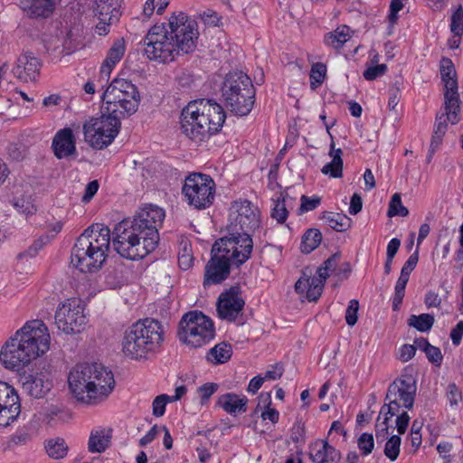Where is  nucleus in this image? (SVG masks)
<instances>
[{
    "label": "nucleus",
    "mask_w": 463,
    "mask_h": 463,
    "mask_svg": "<svg viewBox=\"0 0 463 463\" xmlns=\"http://www.w3.org/2000/svg\"><path fill=\"white\" fill-rule=\"evenodd\" d=\"M45 448L48 455L55 459L64 458L68 450L65 441L61 439L48 440Z\"/></svg>",
    "instance_id": "obj_43"
},
{
    "label": "nucleus",
    "mask_w": 463,
    "mask_h": 463,
    "mask_svg": "<svg viewBox=\"0 0 463 463\" xmlns=\"http://www.w3.org/2000/svg\"><path fill=\"white\" fill-rule=\"evenodd\" d=\"M168 402H172L170 395L161 394L155 398L153 401V415L156 417H161L165 414V406Z\"/></svg>",
    "instance_id": "obj_54"
},
{
    "label": "nucleus",
    "mask_w": 463,
    "mask_h": 463,
    "mask_svg": "<svg viewBox=\"0 0 463 463\" xmlns=\"http://www.w3.org/2000/svg\"><path fill=\"white\" fill-rule=\"evenodd\" d=\"M245 301L241 297L240 288L232 287L220 294L216 310L218 317L229 322L234 321L241 315Z\"/></svg>",
    "instance_id": "obj_20"
},
{
    "label": "nucleus",
    "mask_w": 463,
    "mask_h": 463,
    "mask_svg": "<svg viewBox=\"0 0 463 463\" xmlns=\"http://www.w3.org/2000/svg\"><path fill=\"white\" fill-rule=\"evenodd\" d=\"M146 238L130 220H123L114 228L112 243L120 256L135 260L145 258L157 247L154 242H146Z\"/></svg>",
    "instance_id": "obj_6"
},
{
    "label": "nucleus",
    "mask_w": 463,
    "mask_h": 463,
    "mask_svg": "<svg viewBox=\"0 0 463 463\" xmlns=\"http://www.w3.org/2000/svg\"><path fill=\"white\" fill-rule=\"evenodd\" d=\"M215 189V183L210 175L202 173H193L185 177L182 193L188 205L194 209L202 210L213 204Z\"/></svg>",
    "instance_id": "obj_11"
},
{
    "label": "nucleus",
    "mask_w": 463,
    "mask_h": 463,
    "mask_svg": "<svg viewBox=\"0 0 463 463\" xmlns=\"http://www.w3.org/2000/svg\"><path fill=\"white\" fill-rule=\"evenodd\" d=\"M163 341V326L157 320L140 319L125 331L122 352L132 360L146 359L158 351Z\"/></svg>",
    "instance_id": "obj_4"
},
{
    "label": "nucleus",
    "mask_w": 463,
    "mask_h": 463,
    "mask_svg": "<svg viewBox=\"0 0 463 463\" xmlns=\"http://www.w3.org/2000/svg\"><path fill=\"white\" fill-rule=\"evenodd\" d=\"M83 241L82 248L90 247L105 262L110 246V230L109 227L94 223L88 227L79 237Z\"/></svg>",
    "instance_id": "obj_19"
},
{
    "label": "nucleus",
    "mask_w": 463,
    "mask_h": 463,
    "mask_svg": "<svg viewBox=\"0 0 463 463\" xmlns=\"http://www.w3.org/2000/svg\"><path fill=\"white\" fill-rule=\"evenodd\" d=\"M416 348H418L417 345H403L399 349L398 358L402 362H408L415 355Z\"/></svg>",
    "instance_id": "obj_61"
},
{
    "label": "nucleus",
    "mask_w": 463,
    "mask_h": 463,
    "mask_svg": "<svg viewBox=\"0 0 463 463\" xmlns=\"http://www.w3.org/2000/svg\"><path fill=\"white\" fill-rule=\"evenodd\" d=\"M197 24L185 14H173L166 24H156L144 38V52L150 61L166 63L180 52L190 53L196 47Z\"/></svg>",
    "instance_id": "obj_1"
},
{
    "label": "nucleus",
    "mask_w": 463,
    "mask_h": 463,
    "mask_svg": "<svg viewBox=\"0 0 463 463\" xmlns=\"http://www.w3.org/2000/svg\"><path fill=\"white\" fill-rule=\"evenodd\" d=\"M179 340L191 348H200L208 345L215 337L214 323L202 311L185 313L178 326Z\"/></svg>",
    "instance_id": "obj_8"
},
{
    "label": "nucleus",
    "mask_w": 463,
    "mask_h": 463,
    "mask_svg": "<svg viewBox=\"0 0 463 463\" xmlns=\"http://www.w3.org/2000/svg\"><path fill=\"white\" fill-rule=\"evenodd\" d=\"M419 260V251L415 250L406 260L404 265L402 268L401 275L402 277L410 279V275L412 270L415 269Z\"/></svg>",
    "instance_id": "obj_56"
},
{
    "label": "nucleus",
    "mask_w": 463,
    "mask_h": 463,
    "mask_svg": "<svg viewBox=\"0 0 463 463\" xmlns=\"http://www.w3.org/2000/svg\"><path fill=\"white\" fill-rule=\"evenodd\" d=\"M226 107L236 116L248 115L253 107L255 90L250 78L242 71L227 75L222 89Z\"/></svg>",
    "instance_id": "obj_5"
},
{
    "label": "nucleus",
    "mask_w": 463,
    "mask_h": 463,
    "mask_svg": "<svg viewBox=\"0 0 463 463\" xmlns=\"http://www.w3.org/2000/svg\"><path fill=\"white\" fill-rule=\"evenodd\" d=\"M232 264L230 260L213 246L211 259L205 266L203 286L219 284L225 280L230 275Z\"/></svg>",
    "instance_id": "obj_22"
},
{
    "label": "nucleus",
    "mask_w": 463,
    "mask_h": 463,
    "mask_svg": "<svg viewBox=\"0 0 463 463\" xmlns=\"http://www.w3.org/2000/svg\"><path fill=\"white\" fill-rule=\"evenodd\" d=\"M330 146L329 156L332 160L322 167L321 172L332 178H340L343 175L342 150L340 148L335 149L334 141L331 142Z\"/></svg>",
    "instance_id": "obj_35"
},
{
    "label": "nucleus",
    "mask_w": 463,
    "mask_h": 463,
    "mask_svg": "<svg viewBox=\"0 0 463 463\" xmlns=\"http://www.w3.org/2000/svg\"><path fill=\"white\" fill-rule=\"evenodd\" d=\"M409 281V279L400 276L394 288V296L392 298V309L398 310L402 303L406 285Z\"/></svg>",
    "instance_id": "obj_51"
},
{
    "label": "nucleus",
    "mask_w": 463,
    "mask_h": 463,
    "mask_svg": "<svg viewBox=\"0 0 463 463\" xmlns=\"http://www.w3.org/2000/svg\"><path fill=\"white\" fill-rule=\"evenodd\" d=\"M283 374V368L279 364L273 365L261 375L263 381H275L279 379Z\"/></svg>",
    "instance_id": "obj_63"
},
{
    "label": "nucleus",
    "mask_w": 463,
    "mask_h": 463,
    "mask_svg": "<svg viewBox=\"0 0 463 463\" xmlns=\"http://www.w3.org/2000/svg\"><path fill=\"white\" fill-rule=\"evenodd\" d=\"M83 241L77 239L71 255V263L81 272H94L103 265L102 259L96 255L90 247L82 248Z\"/></svg>",
    "instance_id": "obj_23"
},
{
    "label": "nucleus",
    "mask_w": 463,
    "mask_h": 463,
    "mask_svg": "<svg viewBox=\"0 0 463 463\" xmlns=\"http://www.w3.org/2000/svg\"><path fill=\"white\" fill-rule=\"evenodd\" d=\"M440 77L444 88L442 109L447 111L448 117L452 122H459L461 100L458 93L456 70L451 60L448 58L441 60Z\"/></svg>",
    "instance_id": "obj_14"
},
{
    "label": "nucleus",
    "mask_w": 463,
    "mask_h": 463,
    "mask_svg": "<svg viewBox=\"0 0 463 463\" xmlns=\"http://www.w3.org/2000/svg\"><path fill=\"white\" fill-rule=\"evenodd\" d=\"M359 309V302L352 299L345 311V320L348 326H353L357 322V312Z\"/></svg>",
    "instance_id": "obj_57"
},
{
    "label": "nucleus",
    "mask_w": 463,
    "mask_h": 463,
    "mask_svg": "<svg viewBox=\"0 0 463 463\" xmlns=\"http://www.w3.org/2000/svg\"><path fill=\"white\" fill-rule=\"evenodd\" d=\"M401 438L397 435L391 436L384 447V455L391 460L394 461L397 459L400 454Z\"/></svg>",
    "instance_id": "obj_49"
},
{
    "label": "nucleus",
    "mask_w": 463,
    "mask_h": 463,
    "mask_svg": "<svg viewBox=\"0 0 463 463\" xmlns=\"http://www.w3.org/2000/svg\"><path fill=\"white\" fill-rule=\"evenodd\" d=\"M111 430L106 428H96L90 431L88 449L91 453H102L110 444Z\"/></svg>",
    "instance_id": "obj_33"
},
{
    "label": "nucleus",
    "mask_w": 463,
    "mask_h": 463,
    "mask_svg": "<svg viewBox=\"0 0 463 463\" xmlns=\"http://www.w3.org/2000/svg\"><path fill=\"white\" fill-rule=\"evenodd\" d=\"M300 201V213H307L312 211L316 209L320 203V198L317 196L308 197L307 195H302Z\"/></svg>",
    "instance_id": "obj_59"
},
{
    "label": "nucleus",
    "mask_w": 463,
    "mask_h": 463,
    "mask_svg": "<svg viewBox=\"0 0 463 463\" xmlns=\"http://www.w3.org/2000/svg\"><path fill=\"white\" fill-rule=\"evenodd\" d=\"M350 28L346 25L338 26L335 31L325 35L324 43L335 50L342 46L351 38Z\"/></svg>",
    "instance_id": "obj_36"
},
{
    "label": "nucleus",
    "mask_w": 463,
    "mask_h": 463,
    "mask_svg": "<svg viewBox=\"0 0 463 463\" xmlns=\"http://www.w3.org/2000/svg\"><path fill=\"white\" fill-rule=\"evenodd\" d=\"M322 219L330 228L337 232H345L351 226V219L344 213L326 212L324 213Z\"/></svg>",
    "instance_id": "obj_39"
},
{
    "label": "nucleus",
    "mask_w": 463,
    "mask_h": 463,
    "mask_svg": "<svg viewBox=\"0 0 463 463\" xmlns=\"http://www.w3.org/2000/svg\"><path fill=\"white\" fill-rule=\"evenodd\" d=\"M52 146L55 156L59 159L67 158L76 154V138L70 128L60 129L55 134Z\"/></svg>",
    "instance_id": "obj_25"
},
{
    "label": "nucleus",
    "mask_w": 463,
    "mask_h": 463,
    "mask_svg": "<svg viewBox=\"0 0 463 463\" xmlns=\"http://www.w3.org/2000/svg\"><path fill=\"white\" fill-rule=\"evenodd\" d=\"M392 417H390V414L383 413L379 414L376 424H375V437L377 441H384L388 436H389V420Z\"/></svg>",
    "instance_id": "obj_46"
},
{
    "label": "nucleus",
    "mask_w": 463,
    "mask_h": 463,
    "mask_svg": "<svg viewBox=\"0 0 463 463\" xmlns=\"http://www.w3.org/2000/svg\"><path fill=\"white\" fill-rule=\"evenodd\" d=\"M387 71V66L385 64H379L375 66H369L364 71V77L367 80H373L380 76H383Z\"/></svg>",
    "instance_id": "obj_58"
},
{
    "label": "nucleus",
    "mask_w": 463,
    "mask_h": 463,
    "mask_svg": "<svg viewBox=\"0 0 463 463\" xmlns=\"http://www.w3.org/2000/svg\"><path fill=\"white\" fill-rule=\"evenodd\" d=\"M292 198L288 194L281 193L276 199L273 198V207L271 209L270 216L275 219L279 223H284L288 215V206Z\"/></svg>",
    "instance_id": "obj_37"
},
{
    "label": "nucleus",
    "mask_w": 463,
    "mask_h": 463,
    "mask_svg": "<svg viewBox=\"0 0 463 463\" xmlns=\"http://www.w3.org/2000/svg\"><path fill=\"white\" fill-rule=\"evenodd\" d=\"M232 354V348L227 343H220L214 345L207 353L206 358L209 362L218 364L226 363Z\"/></svg>",
    "instance_id": "obj_38"
},
{
    "label": "nucleus",
    "mask_w": 463,
    "mask_h": 463,
    "mask_svg": "<svg viewBox=\"0 0 463 463\" xmlns=\"http://www.w3.org/2000/svg\"><path fill=\"white\" fill-rule=\"evenodd\" d=\"M41 63L35 56L31 53L22 54L13 68L12 72L22 81L34 80L40 73Z\"/></svg>",
    "instance_id": "obj_26"
},
{
    "label": "nucleus",
    "mask_w": 463,
    "mask_h": 463,
    "mask_svg": "<svg viewBox=\"0 0 463 463\" xmlns=\"http://www.w3.org/2000/svg\"><path fill=\"white\" fill-rule=\"evenodd\" d=\"M222 107L212 99L190 101L182 110L180 128L191 141L200 145L219 132L225 121Z\"/></svg>",
    "instance_id": "obj_3"
},
{
    "label": "nucleus",
    "mask_w": 463,
    "mask_h": 463,
    "mask_svg": "<svg viewBox=\"0 0 463 463\" xmlns=\"http://www.w3.org/2000/svg\"><path fill=\"white\" fill-rule=\"evenodd\" d=\"M14 207L21 213L33 215L37 209L31 195H23L14 199Z\"/></svg>",
    "instance_id": "obj_44"
},
{
    "label": "nucleus",
    "mask_w": 463,
    "mask_h": 463,
    "mask_svg": "<svg viewBox=\"0 0 463 463\" xmlns=\"http://www.w3.org/2000/svg\"><path fill=\"white\" fill-rule=\"evenodd\" d=\"M165 217L163 208L155 204H146L137 212L130 222L146 236V242L158 245V230L163 225Z\"/></svg>",
    "instance_id": "obj_16"
},
{
    "label": "nucleus",
    "mask_w": 463,
    "mask_h": 463,
    "mask_svg": "<svg viewBox=\"0 0 463 463\" xmlns=\"http://www.w3.org/2000/svg\"><path fill=\"white\" fill-rule=\"evenodd\" d=\"M434 321V317L430 314H421L419 316L411 315L408 318V325L420 332H427L430 330Z\"/></svg>",
    "instance_id": "obj_42"
},
{
    "label": "nucleus",
    "mask_w": 463,
    "mask_h": 463,
    "mask_svg": "<svg viewBox=\"0 0 463 463\" xmlns=\"http://www.w3.org/2000/svg\"><path fill=\"white\" fill-rule=\"evenodd\" d=\"M259 400L260 402H263L266 407V409L261 412V418L264 420H269L272 423H277L279 421V413L276 409L269 407L271 403L270 392L260 393Z\"/></svg>",
    "instance_id": "obj_45"
},
{
    "label": "nucleus",
    "mask_w": 463,
    "mask_h": 463,
    "mask_svg": "<svg viewBox=\"0 0 463 463\" xmlns=\"http://www.w3.org/2000/svg\"><path fill=\"white\" fill-rule=\"evenodd\" d=\"M93 12L99 21L96 25L97 33L106 35L109 32V26L120 16L118 0H96Z\"/></svg>",
    "instance_id": "obj_24"
},
{
    "label": "nucleus",
    "mask_w": 463,
    "mask_h": 463,
    "mask_svg": "<svg viewBox=\"0 0 463 463\" xmlns=\"http://www.w3.org/2000/svg\"><path fill=\"white\" fill-rule=\"evenodd\" d=\"M310 458L314 463H338L341 453L326 440H316L310 445Z\"/></svg>",
    "instance_id": "obj_28"
},
{
    "label": "nucleus",
    "mask_w": 463,
    "mask_h": 463,
    "mask_svg": "<svg viewBox=\"0 0 463 463\" xmlns=\"http://www.w3.org/2000/svg\"><path fill=\"white\" fill-rule=\"evenodd\" d=\"M357 445L364 456L371 454L374 447L373 434L366 432L363 433L357 440Z\"/></svg>",
    "instance_id": "obj_53"
},
{
    "label": "nucleus",
    "mask_w": 463,
    "mask_h": 463,
    "mask_svg": "<svg viewBox=\"0 0 463 463\" xmlns=\"http://www.w3.org/2000/svg\"><path fill=\"white\" fill-rule=\"evenodd\" d=\"M409 214V210L403 206L402 198L399 194H394L390 201L388 208V216H402L405 217Z\"/></svg>",
    "instance_id": "obj_48"
},
{
    "label": "nucleus",
    "mask_w": 463,
    "mask_h": 463,
    "mask_svg": "<svg viewBox=\"0 0 463 463\" xmlns=\"http://www.w3.org/2000/svg\"><path fill=\"white\" fill-rule=\"evenodd\" d=\"M324 289L322 279L303 273L295 284V291L308 301H317Z\"/></svg>",
    "instance_id": "obj_27"
},
{
    "label": "nucleus",
    "mask_w": 463,
    "mask_h": 463,
    "mask_svg": "<svg viewBox=\"0 0 463 463\" xmlns=\"http://www.w3.org/2000/svg\"><path fill=\"white\" fill-rule=\"evenodd\" d=\"M260 222V212L250 201L240 200L232 203L227 224L228 232L249 233L257 229Z\"/></svg>",
    "instance_id": "obj_15"
},
{
    "label": "nucleus",
    "mask_w": 463,
    "mask_h": 463,
    "mask_svg": "<svg viewBox=\"0 0 463 463\" xmlns=\"http://www.w3.org/2000/svg\"><path fill=\"white\" fill-rule=\"evenodd\" d=\"M455 125L458 122H452L447 114V111L441 108L440 111L437 113L436 121L434 125L433 135L431 137V142L430 146L429 151V160L431 159L435 151L440 146L443 137L448 129V124Z\"/></svg>",
    "instance_id": "obj_31"
},
{
    "label": "nucleus",
    "mask_w": 463,
    "mask_h": 463,
    "mask_svg": "<svg viewBox=\"0 0 463 463\" xmlns=\"http://www.w3.org/2000/svg\"><path fill=\"white\" fill-rule=\"evenodd\" d=\"M120 126L119 118L113 114L91 118L83 124L84 139L91 147L103 149L113 142Z\"/></svg>",
    "instance_id": "obj_9"
},
{
    "label": "nucleus",
    "mask_w": 463,
    "mask_h": 463,
    "mask_svg": "<svg viewBox=\"0 0 463 463\" xmlns=\"http://www.w3.org/2000/svg\"><path fill=\"white\" fill-rule=\"evenodd\" d=\"M322 240L321 232L317 229H309L303 236L301 241V251L310 253L317 249Z\"/></svg>",
    "instance_id": "obj_41"
},
{
    "label": "nucleus",
    "mask_w": 463,
    "mask_h": 463,
    "mask_svg": "<svg viewBox=\"0 0 463 463\" xmlns=\"http://www.w3.org/2000/svg\"><path fill=\"white\" fill-rule=\"evenodd\" d=\"M22 9L32 17H47L54 8L53 0H21Z\"/></svg>",
    "instance_id": "obj_34"
},
{
    "label": "nucleus",
    "mask_w": 463,
    "mask_h": 463,
    "mask_svg": "<svg viewBox=\"0 0 463 463\" xmlns=\"http://www.w3.org/2000/svg\"><path fill=\"white\" fill-rule=\"evenodd\" d=\"M126 51L125 42L123 39H118L114 42L108 52L107 57L100 67V74L107 80L115 67V65L122 59Z\"/></svg>",
    "instance_id": "obj_32"
},
{
    "label": "nucleus",
    "mask_w": 463,
    "mask_h": 463,
    "mask_svg": "<svg viewBox=\"0 0 463 463\" xmlns=\"http://www.w3.org/2000/svg\"><path fill=\"white\" fill-rule=\"evenodd\" d=\"M248 399L244 395L234 392H227L218 397L216 405L222 408L226 413L237 415L246 412Z\"/></svg>",
    "instance_id": "obj_30"
},
{
    "label": "nucleus",
    "mask_w": 463,
    "mask_h": 463,
    "mask_svg": "<svg viewBox=\"0 0 463 463\" xmlns=\"http://www.w3.org/2000/svg\"><path fill=\"white\" fill-rule=\"evenodd\" d=\"M91 386L98 403L105 402L115 387L114 375L110 370L100 364H85Z\"/></svg>",
    "instance_id": "obj_18"
},
{
    "label": "nucleus",
    "mask_w": 463,
    "mask_h": 463,
    "mask_svg": "<svg viewBox=\"0 0 463 463\" xmlns=\"http://www.w3.org/2000/svg\"><path fill=\"white\" fill-rule=\"evenodd\" d=\"M447 397L450 406H457L461 401V392L455 383L449 384Z\"/></svg>",
    "instance_id": "obj_60"
},
{
    "label": "nucleus",
    "mask_w": 463,
    "mask_h": 463,
    "mask_svg": "<svg viewBox=\"0 0 463 463\" xmlns=\"http://www.w3.org/2000/svg\"><path fill=\"white\" fill-rule=\"evenodd\" d=\"M416 390V381L411 375H402L394 380L388 387L381 414L393 417L401 410H411L414 404Z\"/></svg>",
    "instance_id": "obj_10"
},
{
    "label": "nucleus",
    "mask_w": 463,
    "mask_h": 463,
    "mask_svg": "<svg viewBox=\"0 0 463 463\" xmlns=\"http://www.w3.org/2000/svg\"><path fill=\"white\" fill-rule=\"evenodd\" d=\"M450 339L454 345L458 346L461 343L463 336V321H459L455 327L451 329Z\"/></svg>",
    "instance_id": "obj_64"
},
{
    "label": "nucleus",
    "mask_w": 463,
    "mask_h": 463,
    "mask_svg": "<svg viewBox=\"0 0 463 463\" xmlns=\"http://www.w3.org/2000/svg\"><path fill=\"white\" fill-rule=\"evenodd\" d=\"M450 30L455 36L463 34V8L459 6L451 15Z\"/></svg>",
    "instance_id": "obj_52"
},
{
    "label": "nucleus",
    "mask_w": 463,
    "mask_h": 463,
    "mask_svg": "<svg viewBox=\"0 0 463 463\" xmlns=\"http://www.w3.org/2000/svg\"><path fill=\"white\" fill-rule=\"evenodd\" d=\"M54 319L57 328L67 335L81 332L87 324L82 300L71 298L60 303Z\"/></svg>",
    "instance_id": "obj_12"
},
{
    "label": "nucleus",
    "mask_w": 463,
    "mask_h": 463,
    "mask_svg": "<svg viewBox=\"0 0 463 463\" xmlns=\"http://www.w3.org/2000/svg\"><path fill=\"white\" fill-rule=\"evenodd\" d=\"M415 345L421 349L427 355L429 361L435 365L439 366L442 362V354L440 349L430 345L425 338L421 337L415 341Z\"/></svg>",
    "instance_id": "obj_40"
},
{
    "label": "nucleus",
    "mask_w": 463,
    "mask_h": 463,
    "mask_svg": "<svg viewBox=\"0 0 463 463\" xmlns=\"http://www.w3.org/2000/svg\"><path fill=\"white\" fill-rule=\"evenodd\" d=\"M24 390L32 397L40 399L52 388V381L48 373L28 375L23 383Z\"/></svg>",
    "instance_id": "obj_29"
},
{
    "label": "nucleus",
    "mask_w": 463,
    "mask_h": 463,
    "mask_svg": "<svg viewBox=\"0 0 463 463\" xmlns=\"http://www.w3.org/2000/svg\"><path fill=\"white\" fill-rule=\"evenodd\" d=\"M228 233V236L216 241L213 246L230 260L232 265L240 267L251 257L253 241L247 232Z\"/></svg>",
    "instance_id": "obj_13"
},
{
    "label": "nucleus",
    "mask_w": 463,
    "mask_h": 463,
    "mask_svg": "<svg viewBox=\"0 0 463 463\" xmlns=\"http://www.w3.org/2000/svg\"><path fill=\"white\" fill-rule=\"evenodd\" d=\"M21 412L20 399L16 391L5 382H0V427L13 423Z\"/></svg>",
    "instance_id": "obj_21"
},
{
    "label": "nucleus",
    "mask_w": 463,
    "mask_h": 463,
    "mask_svg": "<svg viewBox=\"0 0 463 463\" xmlns=\"http://www.w3.org/2000/svg\"><path fill=\"white\" fill-rule=\"evenodd\" d=\"M107 113L119 117L134 114L140 102L137 88L130 80L116 78L102 94Z\"/></svg>",
    "instance_id": "obj_7"
},
{
    "label": "nucleus",
    "mask_w": 463,
    "mask_h": 463,
    "mask_svg": "<svg viewBox=\"0 0 463 463\" xmlns=\"http://www.w3.org/2000/svg\"><path fill=\"white\" fill-rule=\"evenodd\" d=\"M397 415L396 419V428L399 434H404L410 421V416L405 411H400Z\"/></svg>",
    "instance_id": "obj_62"
},
{
    "label": "nucleus",
    "mask_w": 463,
    "mask_h": 463,
    "mask_svg": "<svg viewBox=\"0 0 463 463\" xmlns=\"http://www.w3.org/2000/svg\"><path fill=\"white\" fill-rule=\"evenodd\" d=\"M68 383L71 392L79 402L89 406L99 405L85 364L76 365L70 372Z\"/></svg>",
    "instance_id": "obj_17"
},
{
    "label": "nucleus",
    "mask_w": 463,
    "mask_h": 463,
    "mask_svg": "<svg viewBox=\"0 0 463 463\" xmlns=\"http://www.w3.org/2000/svg\"><path fill=\"white\" fill-rule=\"evenodd\" d=\"M218 389L219 385L215 383H206L198 387L197 392L200 395L201 403L205 404Z\"/></svg>",
    "instance_id": "obj_55"
},
{
    "label": "nucleus",
    "mask_w": 463,
    "mask_h": 463,
    "mask_svg": "<svg viewBox=\"0 0 463 463\" xmlns=\"http://www.w3.org/2000/svg\"><path fill=\"white\" fill-rule=\"evenodd\" d=\"M326 74V66L324 63L317 62L312 65L310 70V86L316 89L324 81Z\"/></svg>",
    "instance_id": "obj_47"
},
{
    "label": "nucleus",
    "mask_w": 463,
    "mask_h": 463,
    "mask_svg": "<svg viewBox=\"0 0 463 463\" xmlns=\"http://www.w3.org/2000/svg\"><path fill=\"white\" fill-rule=\"evenodd\" d=\"M50 345L47 326L39 319L28 321L2 345L0 364L7 370L20 371L47 353Z\"/></svg>",
    "instance_id": "obj_2"
},
{
    "label": "nucleus",
    "mask_w": 463,
    "mask_h": 463,
    "mask_svg": "<svg viewBox=\"0 0 463 463\" xmlns=\"http://www.w3.org/2000/svg\"><path fill=\"white\" fill-rule=\"evenodd\" d=\"M180 247L178 253V264L182 269L186 270L192 267L194 258L188 242H182Z\"/></svg>",
    "instance_id": "obj_50"
}]
</instances>
